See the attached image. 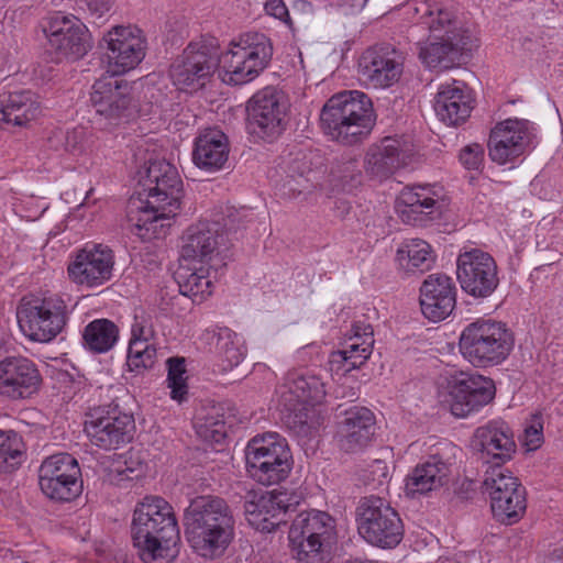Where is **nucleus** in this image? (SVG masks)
Instances as JSON below:
<instances>
[{"mask_svg":"<svg viewBox=\"0 0 563 563\" xmlns=\"http://www.w3.org/2000/svg\"><path fill=\"white\" fill-rule=\"evenodd\" d=\"M372 473L378 474V484H383L388 478V467L383 461H375L372 465Z\"/></svg>","mask_w":563,"mask_h":563,"instance_id":"nucleus-57","label":"nucleus"},{"mask_svg":"<svg viewBox=\"0 0 563 563\" xmlns=\"http://www.w3.org/2000/svg\"><path fill=\"white\" fill-rule=\"evenodd\" d=\"M211 268L201 264L179 263L176 279L180 294L197 303L209 298L213 291Z\"/></svg>","mask_w":563,"mask_h":563,"instance_id":"nucleus-40","label":"nucleus"},{"mask_svg":"<svg viewBox=\"0 0 563 563\" xmlns=\"http://www.w3.org/2000/svg\"><path fill=\"white\" fill-rule=\"evenodd\" d=\"M521 445L527 452L539 450L543 442V418L541 415H532L525 423L521 437Z\"/></svg>","mask_w":563,"mask_h":563,"instance_id":"nucleus-47","label":"nucleus"},{"mask_svg":"<svg viewBox=\"0 0 563 563\" xmlns=\"http://www.w3.org/2000/svg\"><path fill=\"white\" fill-rule=\"evenodd\" d=\"M157 361V344H128L126 366L130 372L142 373L153 368Z\"/></svg>","mask_w":563,"mask_h":563,"instance_id":"nucleus-44","label":"nucleus"},{"mask_svg":"<svg viewBox=\"0 0 563 563\" xmlns=\"http://www.w3.org/2000/svg\"><path fill=\"white\" fill-rule=\"evenodd\" d=\"M25 448L22 438L12 430H0V472L14 468L21 463Z\"/></svg>","mask_w":563,"mask_h":563,"instance_id":"nucleus-42","label":"nucleus"},{"mask_svg":"<svg viewBox=\"0 0 563 563\" xmlns=\"http://www.w3.org/2000/svg\"><path fill=\"white\" fill-rule=\"evenodd\" d=\"M435 261L432 245L419 238L404 240L396 250L395 263L405 273H423L431 269Z\"/></svg>","mask_w":563,"mask_h":563,"instance_id":"nucleus-39","label":"nucleus"},{"mask_svg":"<svg viewBox=\"0 0 563 563\" xmlns=\"http://www.w3.org/2000/svg\"><path fill=\"white\" fill-rule=\"evenodd\" d=\"M229 154L228 136L217 128L206 129L195 140L192 162L198 168L214 173L225 166Z\"/></svg>","mask_w":563,"mask_h":563,"instance_id":"nucleus-35","label":"nucleus"},{"mask_svg":"<svg viewBox=\"0 0 563 563\" xmlns=\"http://www.w3.org/2000/svg\"><path fill=\"white\" fill-rule=\"evenodd\" d=\"M186 363L183 357H172L167 361L166 385L170 398L183 402L188 394Z\"/></svg>","mask_w":563,"mask_h":563,"instance_id":"nucleus-43","label":"nucleus"},{"mask_svg":"<svg viewBox=\"0 0 563 563\" xmlns=\"http://www.w3.org/2000/svg\"><path fill=\"white\" fill-rule=\"evenodd\" d=\"M85 2L91 13L101 16L110 11L113 0H85Z\"/></svg>","mask_w":563,"mask_h":563,"instance_id":"nucleus-56","label":"nucleus"},{"mask_svg":"<svg viewBox=\"0 0 563 563\" xmlns=\"http://www.w3.org/2000/svg\"><path fill=\"white\" fill-rule=\"evenodd\" d=\"M264 8L268 15L290 24L289 12L283 0H267Z\"/></svg>","mask_w":563,"mask_h":563,"instance_id":"nucleus-53","label":"nucleus"},{"mask_svg":"<svg viewBox=\"0 0 563 563\" xmlns=\"http://www.w3.org/2000/svg\"><path fill=\"white\" fill-rule=\"evenodd\" d=\"M459 448L441 442L437 452L416 465L405 478V493L409 497L426 495L446 485L452 476Z\"/></svg>","mask_w":563,"mask_h":563,"instance_id":"nucleus-21","label":"nucleus"},{"mask_svg":"<svg viewBox=\"0 0 563 563\" xmlns=\"http://www.w3.org/2000/svg\"><path fill=\"white\" fill-rule=\"evenodd\" d=\"M185 519L189 547L203 560L223 556L235 538L233 512L220 497H196L187 508Z\"/></svg>","mask_w":563,"mask_h":563,"instance_id":"nucleus-3","label":"nucleus"},{"mask_svg":"<svg viewBox=\"0 0 563 563\" xmlns=\"http://www.w3.org/2000/svg\"><path fill=\"white\" fill-rule=\"evenodd\" d=\"M495 518L505 523L517 522L526 511L525 488L508 470L494 468L485 478Z\"/></svg>","mask_w":563,"mask_h":563,"instance_id":"nucleus-24","label":"nucleus"},{"mask_svg":"<svg viewBox=\"0 0 563 563\" xmlns=\"http://www.w3.org/2000/svg\"><path fill=\"white\" fill-rule=\"evenodd\" d=\"M375 433L373 412L364 407H354L346 411V417L339 429V443L345 452H357L365 448Z\"/></svg>","mask_w":563,"mask_h":563,"instance_id":"nucleus-36","label":"nucleus"},{"mask_svg":"<svg viewBox=\"0 0 563 563\" xmlns=\"http://www.w3.org/2000/svg\"><path fill=\"white\" fill-rule=\"evenodd\" d=\"M415 12L420 15L419 22L429 30L426 41L418 43L420 62L429 69H450L456 62V47L451 43L452 12L431 8L427 2H419Z\"/></svg>","mask_w":563,"mask_h":563,"instance_id":"nucleus-10","label":"nucleus"},{"mask_svg":"<svg viewBox=\"0 0 563 563\" xmlns=\"http://www.w3.org/2000/svg\"><path fill=\"white\" fill-rule=\"evenodd\" d=\"M366 336L373 338V329L368 323L356 322L352 325L346 342L360 344L365 341Z\"/></svg>","mask_w":563,"mask_h":563,"instance_id":"nucleus-54","label":"nucleus"},{"mask_svg":"<svg viewBox=\"0 0 563 563\" xmlns=\"http://www.w3.org/2000/svg\"><path fill=\"white\" fill-rule=\"evenodd\" d=\"M484 161V148L481 144L473 143L464 146L460 153V162L467 169L477 170Z\"/></svg>","mask_w":563,"mask_h":563,"instance_id":"nucleus-52","label":"nucleus"},{"mask_svg":"<svg viewBox=\"0 0 563 563\" xmlns=\"http://www.w3.org/2000/svg\"><path fill=\"white\" fill-rule=\"evenodd\" d=\"M496 395L494 380L481 374L460 373L440 394L442 405L456 418H467L490 404Z\"/></svg>","mask_w":563,"mask_h":563,"instance_id":"nucleus-16","label":"nucleus"},{"mask_svg":"<svg viewBox=\"0 0 563 563\" xmlns=\"http://www.w3.org/2000/svg\"><path fill=\"white\" fill-rule=\"evenodd\" d=\"M536 134L537 126L527 119L503 120L490 130L488 156L498 165H512L530 150Z\"/></svg>","mask_w":563,"mask_h":563,"instance_id":"nucleus-19","label":"nucleus"},{"mask_svg":"<svg viewBox=\"0 0 563 563\" xmlns=\"http://www.w3.org/2000/svg\"><path fill=\"white\" fill-rule=\"evenodd\" d=\"M205 338L214 353L217 364L221 371H231L244 360L246 353L244 341L229 328L208 330Z\"/></svg>","mask_w":563,"mask_h":563,"instance_id":"nucleus-38","label":"nucleus"},{"mask_svg":"<svg viewBox=\"0 0 563 563\" xmlns=\"http://www.w3.org/2000/svg\"><path fill=\"white\" fill-rule=\"evenodd\" d=\"M295 503L294 494L286 489L253 492L244 503L245 519L255 530L272 532L284 521V516Z\"/></svg>","mask_w":563,"mask_h":563,"instance_id":"nucleus-27","label":"nucleus"},{"mask_svg":"<svg viewBox=\"0 0 563 563\" xmlns=\"http://www.w3.org/2000/svg\"><path fill=\"white\" fill-rule=\"evenodd\" d=\"M450 199L440 184H417L402 188L396 200L401 221L413 227H427L441 219Z\"/></svg>","mask_w":563,"mask_h":563,"instance_id":"nucleus-15","label":"nucleus"},{"mask_svg":"<svg viewBox=\"0 0 563 563\" xmlns=\"http://www.w3.org/2000/svg\"><path fill=\"white\" fill-rule=\"evenodd\" d=\"M324 397V384L319 376L294 373L276 389L275 401L298 434L311 435L321 426L319 406Z\"/></svg>","mask_w":563,"mask_h":563,"instance_id":"nucleus-4","label":"nucleus"},{"mask_svg":"<svg viewBox=\"0 0 563 563\" xmlns=\"http://www.w3.org/2000/svg\"><path fill=\"white\" fill-rule=\"evenodd\" d=\"M66 148L74 156L80 157L86 155V147L82 143V133L74 131L67 135Z\"/></svg>","mask_w":563,"mask_h":563,"instance_id":"nucleus-55","label":"nucleus"},{"mask_svg":"<svg viewBox=\"0 0 563 563\" xmlns=\"http://www.w3.org/2000/svg\"><path fill=\"white\" fill-rule=\"evenodd\" d=\"M515 347V335L509 327L493 318H477L466 324L459 339L460 353L474 367L500 365Z\"/></svg>","mask_w":563,"mask_h":563,"instance_id":"nucleus-6","label":"nucleus"},{"mask_svg":"<svg viewBox=\"0 0 563 563\" xmlns=\"http://www.w3.org/2000/svg\"><path fill=\"white\" fill-rule=\"evenodd\" d=\"M329 367L334 378H341L350 372L361 367L355 361L350 358L343 351L339 350L331 353L329 358Z\"/></svg>","mask_w":563,"mask_h":563,"instance_id":"nucleus-50","label":"nucleus"},{"mask_svg":"<svg viewBox=\"0 0 563 563\" xmlns=\"http://www.w3.org/2000/svg\"><path fill=\"white\" fill-rule=\"evenodd\" d=\"M41 115V104L31 91L0 95V128L3 124L26 128Z\"/></svg>","mask_w":563,"mask_h":563,"instance_id":"nucleus-37","label":"nucleus"},{"mask_svg":"<svg viewBox=\"0 0 563 563\" xmlns=\"http://www.w3.org/2000/svg\"><path fill=\"white\" fill-rule=\"evenodd\" d=\"M107 74L122 76L134 70L147 52L144 32L134 24H119L107 30L101 38Z\"/></svg>","mask_w":563,"mask_h":563,"instance_id":"nucleus-12","label":"nucleus"},{"mask_svg":"<svg viewBox=\"0 0 563 563\" xmlns=\"http://www.w3.org/2000/svg\"><path fill=\"white\" fill-rule=\"evenodd\" d=\"M289 107V100L283 91L265 87L250 99L249 113L263 136H276L286 126Z\"/></svg>","mask_w":563,"mask_h":563,"instance_id":"nucleus-29","label":"nucleus"},{"mask_svg":"<svg viewBox=\"0 0 563 563\" xmlns=\"http://www.w3.org/2000/svg\"><path fill=\"white\" fill-rule=\"evenodd\" d=\"M135 429L133 416L118 408L96 409L85 422L90 441L104 450L118 449L130 442Z\"/></svg>","mask_w":563,"mask_h":563,"instance_id":"nucleus-26","label":"nucleus"},{"mask_svg":"<svg viewBox=\"0 0 563 563\" xmlns=\"http://www.w3.org/2000/svg\"><path fill=\"white\" fill-rule=\"evenodd\" d=\"M217 67L216 52L206 45L194 43L174 60L169 77L178 90L194 92L206 85Z\"/></svg>","mask_w":563,"mask_h":563,"instance_id":"nucleus-22","label":"nucleus"},{"mask_svg":"<svg viewBox=\"0 0 563 563\" xmlns=\"http://www.w3.org/2000/svg\"><path fill=\"white\" fill-rule=\"evenodd\" d=\"M244 460L247 475L264 486L285 482L294 467L288 442L276 432L253 437L245 446Z\"/></svg>","mask_w":563,"mask_h":563,"instance_id":"nucleus-8","label":"nucleus"},{"mask_svg":"<svg viewBox=\"0 0 563 563\" xmlns=\"http://www.w3.org/2000/svg\"><path fill=\"white\" fill-rule=\"evenodd\" d=\"M461 288L475 298L489 297L497 288L498 269L494 257L479 249L464 250L456 260Z\"/></svg>","mask_w":563,"mask_h":563,"instance_id":"nucleus-23","label":"nucleus"},{"mask_svg":"<svg viewBox=\"0 0 563 563\" xmlns=\"http://www.w3.org/2000/svg\"><path fill=\"white\" fill-rule=\"evenodd\" d=\"M81 472L77 460L68 453L46 457L38 468L42 493L56 501H70L81 494Z\"/></svg>","mask_w":563,"mask_h":563,"instance_id":"nucleus-20","label":"nucleus"},{"mask_svg":"<svg viewBox=\"0 0 563 563\" xmlns=\"http://www.w3.org/2000/svg\"><path fill=\"white\" fill-rule=\"evenodd\" d=\"M452 29L454 33H451V43L456 47L457 59L464 55L472 53L479 46V38L475 31L457 26V22L452 15Z\"/></svg>","mask_w":563,"mask_h":563,"instance_id":"nucleus-48","label":"nucleus"},{"mask_svg":"<svg viewBox=\"0 0 563 563\" xmlns=\"http://www.w3.org/2000/svg\"><path fill=\"white\" fill-rule=\"evenodd\" d=\"M46 37L60 58L77 60L91 48V34L86 24L73 14L57 12L48 19Z\"/></svg>","mask_w":563,"mask_h":563,"instance_id":"nucleus-25","label":"nucleus"},{"mask_svg":"<svg viewBox=\"0 0 563 563\" xmlns=\"http://www.w3.org/2000/svg\"><path fill=\"white\" fill-rule=\"evenodd\" d=\"M404 73L401 53L390 47L366 49L358 60V74L367 86L386 89L397 84Z\"/></svg>","mask_w":563,"mask_h":563,"instance_id":"nucleus-30","label":"nucleus"},{"mask_svg":"<svg viewBox=\"0 0 563 563\" xmlns=\"http://www.w3.org/2000/svg\"><path fill=\"white\" fill-rule=\"evenodd\" d=\"M128 344H157L151 319L144 313H135L130 325Z\"/></svg>","mask_w":563,"mask_h":563,"instance_id":"nucleus-46","label":"nucleus"},{"mask_svg":"<svg viewBox=\"0 0 563 563\" xmlns=\"http://www.w3.org/2000/svg\"><path fill=\"white\" fill-rule=\"evenodd\" d=\"M110 471L125 478L139 477L144 473L145 465L139 452L128 451L113 457Z\"/></svg>","mask_w":563,"mask_h":563,"instance_id":"nucleus-45","label":"nucleus"},{"mask_svg":"<svg viewBox=\"0 0 563 563\" xmlns=\"http://www.w3.org/2000/svg\"><path fill=\"white\" fill-rule=\"evenodd\" d=\"M145 200L131 212L134 233L144 241L164 235L170 221L181 211L184 183L178 169L165 159L148 163L144 178Z\"/></svg>","mask_w":563,"mask_h":563,"instance_id":"nucleus-1","label":"nucleus"},{"mask_svg":"<svg viewBox=\"0 0 563 563\" xmlns=\"http://www.w3.org/2000/svg\"><path fill=\"white\" fill-rule=\"evenodd\" d=\"M195 428L201 439L211 443H221L227 434L224 422L218 419H206L202 421L197 417Z\"/></svg>","mask_w":563,"mask_h":563,"instance_id":"nucleus-49","label":"nucleus"},{"mask_svg":"<svg viewBox=\"0 0 563 563\" xmlns=\"http://www.w3.org/2000/svg\"><path fill=\"white\" fill-rule=\"evenodd\" d=\"M420 307L423 316L432 322L446 319L455 308L456 287L444 274H431L420 287Z\"/></svg>","mask_w":563,"mask_h":563,"instance_id":"nucleus-33","label":"nucleus"},{"mask_svg":"<svg viewBox=\"0 0 563 563\" xmlns=\"http://www.w3.org/2000/svg\"><path fill=\"white\" fill-rule=\"evenodd\" d=\"M411 152L400 140L386 137L367 152L365 170L375 179H384L410 163Z\"/></svg>","mask_w":563,"mask_h":563,"instance_id":"nucleus-34","label":"nucleus"},{"mask_svg":"<svg viewBox=\"0 0 563 563\" xmlns=\"http://www.w3.org/2000/svg\"><path fill=\"white\" fill-rule=\"evenodd\" d=\"M335 539L334 520L320 510L298 515L289 531L291 548L299 563H324Z\"/></svg>","mask_w":563,"mask_h":563,"instance_id":"nucleus-11","label":"nucleus"},{"mask_svg":"<svg viewBox=\"0 0 563 563\" xmlns=\"http://www.w3.org/2000/svg\"><path fill=\"white\" fill-rule=\"evenodd\" d=\"M18 323L22 333L31 341L46 343L63 330L67 321V307L56 296L25 298L21 302Z\"/></svg>","mask_w":563,"mask_h":563,"instance_id":"nucleus-14","label":"nucleus"},{"mask_svg":"<svg viewBox=\"0 0 563 563\" xmlns=\"http://www.w3.org/2000/svg\"><path fill=\"white\" fill-rule=\"evenodd\" d=\"M227 250L228 241L221 224L202 219L184 232L179 263L216 267L223 264Z\"/></svg>","mask_w":563,"mask_h":563,"instance_id":"nucleus-17","label":"nucleus"},{"mask_svg":"<svg viewBox=\"0 0 563 563\" xmlns=\"http://www.w3.org/2000/svg\"><path fill=\"white\" fill-rule=\"evenodd\" d=\"M374 346V338L366 336L365 341L360 344H355L353 342H344L343 351L346 355L350 356L356 364L363 366L373 352Z\"/></svg>","mask_w":563,"mask_h":563,"instance_id":"nucleus-51","label":"nucleus"},{"mask_svg":"<svg viewBox=\"0 0 563 563\" xmlns=\"http://www.w3.org/2000/svg\"><path fill=\"white\" fill-rule=\"evenodd\" d=\"M43 378L37 365L25 356L0 361V397L23 400L38 393Z\"/></svg>","mask_w":563,"mask_h":563,"instance_id":"nucleus-28","label":"nucleus"},{"mask_svg":"<svg viewBox=\"0 0 563 563\" xmlns=\"http://www.w3.org/2000/svg\"><path fill=\"white\" fill-rule=\"evenodd\" d=\"M114 262V253L109 246L86 243L70 253L67 277L77 287L93 289L112 278Z\"/></svg>","mask_w":563,"mask_h":563,"instance_id":"nucleus-18","label":"nucleus"},{"mask_svg":"<svg viewBox=\"0 0 563 563\" xmlns=\"http://www.w3.org/2000/svg\"><path fill=\"white\" fill-rule=\"evenodd\" d=\"M358 534L369 544L393 549L400 543L404 528L398 514L380 497L364 498L356 509Z\"/></svg>","mask_w":563,"mask_h":563,"instance_id":"nucleus-13","label":"nucleus"},{"mask_svg":"<svg viewBox=\"0 0 563 563\" xmlns=\"http://www.w3.org/2000/svg\"><path fill=\"white\" fill-rule=\"evenodd\" d=\"M320 121L332 140L353 144L371 133L375 123L373 104L362 91H344L328 100Z\"/></svg>","mask_w":563,"mask_h":563,"instance_id":"nucleus-5","label":"nucleus"},{"mask_svg":"<svg viewBox=\"0 0 563 563\" xmlns=\"http://www.w3.org/2000/svg\"><path fill=\"white\" fill-rule=\"evenodd\" d=\"M113 77L104 75L91 87L89 102L97 123L110 128L129 122L137 115L150 117L157 113V106L137 109L131 95L130 82L124 79H113Z\"/></svg>","mask_w":563,"mask_h":563,"instance_id":"nucleus-9","label":"nucleus"},{"mask_svg":"<svg viewBox=\"0 0 563 563\" xmlns=\"http://www.w3.org/2000/svg\"><path fill=\"white\" fill-rule=\"evenodd\" d=\"M131 533L140 556L147 563H168L179 553L180 533L172 505L146 496L133 511Z\"/></svg>","mask_w":563,"mask_h":563,"instance_id":"nucleus-2","label":"nucleus"},{"mask_svg":"<svg viewBox=\"0 0 563 563\" xmlns=\"http://www.w3.org/2000/svg\"><path fill=\"white\" fill-rule=\"evenodd\" d=\"M475 99L471 89L460 80H449L439 85L433 109L438 119L449 126L464 123L474 109Z\"/></svg>","mask_w":563,"mask_h":563,"instance_id":"nucleus-32","label":"nucleus"},{"mask_svg":"<svg viewBox=\"0 0 563 563\" xmlns=\"http://www.w3.org/2000/svg\"><path fill=\"white\" fill-rule=\"evenodd\" d=\"M472 446L485 462L497 466L510 461L516 452L514 433L501 420L478 427L472 437Z\"/></svg>","mask_w":563,"mask_h":563,"instance_id":"nucleus-31","label":"nucleus"},{"mask_svg":"<svg viewBox=\"0 0 563 563\" xmlns=\"http://www.w3.org/2000/svg\"><path fill=\"white\" fill-rule=\"evenodd\" d=\"M120 331L109 319H95L82 330V345L95 353H107L119 341Z\"/></svg>","mask_w":563,"mask_h":563,"instance_id":"nucleus-41","label":"nucleus"},{"mask_svg":"<svg viewBox=\"0 0 563 563\" xmlns=\"http://www.w3.org/2000/svg\"><path fill=\"white\" fill-rule=\"evenodd\" d=\"M552 563H563V561L562 560H555Z\"/></svg>","mask_w":563,"mask_h":563,"instance_id":"nucleus-58","label":"nucleus"},{"mask_svg":"<svg viewBox=\"0 0 563 563\" xmlns=\"http://www.w3.org/2000/svg\"><path fill=\"white\" fill-rule=\"evenodd\" d=\"M273 56L269 40L262 33H245L217 55L219 77L225 85L241 86L256 79Z\"/></svg>","mask_w":563,"mask_h":563,"instance_id":"nucleus-7","label":"nucleus"}]
</instances>
